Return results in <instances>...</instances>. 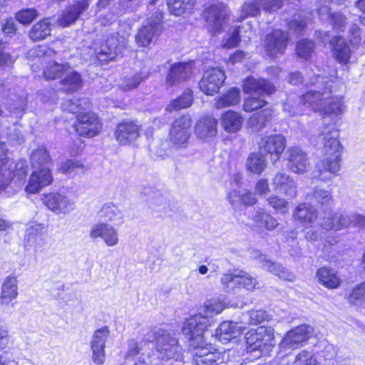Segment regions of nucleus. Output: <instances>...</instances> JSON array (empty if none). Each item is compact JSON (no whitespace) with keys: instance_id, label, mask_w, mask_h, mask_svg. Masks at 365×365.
<instances>
[{"instance_id":"nucleus-1","label":"nucleus","mask_w":365,"mask_h":365,"mask_svg":"<svg viewBox=\"0 0 365 365\" xmlns=\"http://www.w3.org/2000/svg\"><path fill=\"white\" fill-rule=\"evenodd\" d=\"M207 319L201 316L191 317L182 327V333L187 338L190 347L193 349V359L196 365H218L222 362L221 354L213 350L211 344L204 339L207 329Z\"/></svg>"},{"instance_id":"nucleus-2","label":"nucleus","mask_w":365,"mask_h":365,"mask_svg":"<svg viewBox=\"0 0 365 365\" xmlns=\"http://www.w3.org/2000/svg\"><path fill=\"white\" fill-rule=\"evenodd\" d=\"M319 138L323 141L324 159L317 164L318 178L324 182L330 181L331 175H337L341 170L343 147L339 140V130L334 125L325 127Z\"/></svg>"},{"instance_id":"nucleus-3","label":"nucleus","mask_w":365,"mask_h":365,"mask_svg":"<svg viewBox=\"0 0 365 365\" xmlns=\"http://www.w3.org/2000/svg\"><path fill=\"white\" fill-rule=\"evenodd\" d=\"M51 162L47 150L41 146L34 150L31 156V165L34 171L29 178L26 191L29 193L38 192L41 189L50 185L53 181V176L49 168Z\"/></svg>"},{"instance_id":"nucleus-4","label":"nucleus","mask_w":365,"mask_h":365,"mask_svg":"<svg viewBox=\"0 0 365 365\" xmlns=\"http://www.w3.org/2000/svg\"><path fill=\"white\" fill-rule=\"evenodd\" d=\"M143 340L155 341L156 350L163 360H179L182 356V348L173 331L155 327L144 336Z\"/></svg>"},{"instance_id":"nucleus-5","label":"nucleus","mask_w":365,"mask_h":365,"mask_svg":"<svg viewBox=\"0 0 365 365\" xmlns=\"http://www.w3.org/2000/svg\"><path fill=\"white\" fill-rule=\"evenodd\" d=\"M334 84V82L329 81L327 77L317 75L315 81H310V85L314 86V88L303 94L300 98V103L304 106L321 113L322 109H324V104L330 98Z\"/></svg>"},{"instance_id":"nucleus-6","label":"nucleus","mask_w":365,"mask_h":365,"mask_svg":"<svg viewBox=\"0 0 365 365\" xmlns=\"http://www.w3.org/2000/svg\"><path fill=\"white\" fill-rule=\"evenodd\" d=\"M125 27L126 30L122 34L119 32L108 34L104 42L96 49V58L99 61L107 63L113 61L125 48L130 30L129 25Z\"/></svg>"},{"instance_id":"nucleus-7","label":"nucleus","mask_w":365,"mask_h":365,"mask_svg":"<svg viewBox=\"0 0 365 365\" xmlns=\"http://www.w3.org/2000/svg\"><path fill=\"white\" fill-rule=\"evenodd\" d=\"M6 153L5 143L0 142V190H4L14 176L23 177L26 172L25 161L20 160L14 166V162L7 158Z\"/></svg>"},{"instance_id":"nucleus-8","label":"nucleus","mask_w":365,"mask_h":365,"mask_svg":"<svg viewBox=\"0 0 365 365\" xmlns=\"http://www.w3.org/2000/svg\"><path fill=\"white\" fill-rule=\"evenodd\" d=\"M245 339L249 351L259 350L262 354L268 353L274 346V329L272 327H259L257 329L249 331Z\"/></svg>"},{"instance_id":"nucleus-9","label":"nucleus","mask_w":365,"mask_h":365,"mask_svg":"<svg viewBox=\"0 0 365 365\" xmlns=\"http://www.w3.org/2000/svg\"><path fill=\"white\" fill-rule=\"evenodd\" d=\"M42 201L56 215L70 214L75 210L76 203L73 196L63 191L43 195Z\"/></svg>"},{"instance_id":"nucleus-10","label":"nucleus","mask_w":365,"mask_h":365,"mask_svg":"<svg viewBox=\"0 0 365 365\" xmlns=\"http://www.w3.org/2000/svg\"><path fill=\"white\" fill-rule=\"evenodd\" d=\"M163 13L158 9L148 18L135 35V42L140 47L148 46L161 31Z\"/></svg>"},{"instance_id":"nucleus-11","label":"nucleus","mask_w":365,"mask_h":365,"mask_svg":"<svg viewBox=\"0 0 365 365\" xmlns=\"http://www.w3.org/2000/svg\"><path fill=\"white\" fill-rule=\"evenodd\" d=\"M230 15V10L222 2L211 4L203 11V17L208 30L213 34L219 32L225 26Z\"/></svg>"},{"instance_id":"nucleus-12","label":"nucleus","mask_w":365,"mask_h":365,"mask_svg":"<svg viewBox=\"0 0 365 365\" xmlns=\"http://www.w3.org/2000/svg\"><path fill=\"white\" fill-rule=\"evenodd\" d=\"M192 120L189 116L176 118L170 125L169 140L176 148L187 146L191 135Z\"/></svg>"},{"instance_id":"nucleus-13","label":"nucleus","mask_w":365,"mask_h":365,"mask_svg":"<svg viewBox=\"0 0 365 365\" xmlns=\"http://www.w3.org/2000/svg\"><path fill=\"white\" fill-rule=\"evenodd\" d=\"M312 333V327L307 324H302L292 329L287 331L279 343L280 351L286 352L298 348L310 338Z\"/></svg>"},{"instance_id":"nucleus-14","label":"nucleus","mask_w":365,"mask_h":365,"mask_svg":"<svg viewBox=\"0 0 365 365\" xmlns=\"http://www.w3.org/2000/svg\"><path fill=\"white\" fill-rule=\"evenodd\" d=\"M312 333V327L307 324H302L292 329L287 331L279 343L280 351L286 352L298 348L310 338Z\"/></svg>"},{"instance_id":"nucleus-15","label":"nucleus","mask_w":365,"mask_h":365,"mask_svg":"<svg viewBox=\"0 0 365 365\" xmlns=\"http://www.w3.org/2000/svg\"><path fill=\"white\" fill-rule=\"evenodd\" d=\"M319 4L318 14L322 21H329L333 29L338 32H343L349 23L346 14L341 11L330 12L329 5L331 0H317Z\"/></svg>"},{"instance_id":"nucleus-16","label":"nucleus","mask_w":365,"mask_h":365,"mask_svg":"<svg viewBox=\"0 0 365 365\" xmlns=\"http://www.w3.org/2000/svg\"><path fill=\"white\" fill-rule=\"evenodd\" d=\"M77 119L76 130L78 135L92 138L100 133L102 124L95 113L81 112L78 114Z\"/></svg>"},{"instance_id":"nucleus-17","label":"nucleus","mask_w":365,"mask_h":365,"mask_svg":"<svg viewBox=\"0 0 365 365\" xmlns=\"http://www.w3.org/2000/svg\"><path fill=\"white\" fill-rule=\"evenodd\" d=\"M286 145V139L282 135L274 134L262 138L259 143V148L269 154L271 161L274 163L280 158Z\"/></svg>"},{"instance_id":"nucleus-18","label":"nucleus","mask_w":365,"mask_h":365,"mask_svg":"<svg viewBox=\"0 0 365 365\" xmlns=\"http://www.w3.org/2000/svg\"><path fill=\"white\" fill-rule=\"evenodd\" d=\"M110 336V330L107 326L96 330L91 337V349L92 359L96 364H103L106 360V343Z\"/></svg>"},{"instance_id":"nucleus-19","label":"nucleus","mask_w":365,"mask_h":365,"mask_svg":"<svg viewBox=\"0 0 365 365\" xmlns=\"http://www.w3.org/2000/svg\"><path fill=\"white\" fill-rule=\"evenodd\" d=\"M225 80L223 70L219 68H212L204 72L200 82V88L206 95H213L217 93Z\"/></svg>"},{"instance_id":"nucleus-20","label":"nucleus","mask_w":365,"mask_h":365,"mask_svg":"<svg viewBox=\"0 0 365 365\" xmlns=\"http://www.w3.org/2000/svg\"><path fill=\"white\" fill-rule=\"evenodd\" d=\"M91 240L101 238L108 247H114L119 242L118 230L106 222H98L92 225L89 232Z\"/></svg>"},{"instance_id":"nucleus-21","label":"nucleus","mask_w":365,"mask_h":365,"mask_svg":"<svg viewBox=\"0 0 365 365\" xmlns=\"http://www.w3.org/2000/svg\"><path fill=\"white\" fill-rule=\"evenodd\" d=\"M90 0H80L76 4L66 6L57 19V23L63 27L74 24L88 9Z\"/></svg>"},{"instance_id":"nucleus-22","label":"nucleus","mask_w":365,"mask_h":365,"mask_svg":"<svg viewBox=\"0 0 365 365\" xmlns=\"http://www.w3.org/2000/svg\"><path fill=\"white\" fill-rule=\"evenodd\" d=\"M288 35L281 30H275L267 35L265 42V50L270 57H277V54H282L286 49Z\"/></svg>"},{"instance_id":"nucleus-23","label":"nucleus","mask_w":365,"mask_h":365,"mask_svg":"<svg viewBox=\"0 0 365 365\" xmlns=\"http://www.w3.org/2000/svg\"><path fill=\"white\" fill-rule=\"evenodd\" d=\"M287 166L294 173L302 174L309 165L307 153L298 147H291L287 151Z\"/></svg>"},{"instance_id":"nucleus-24","label":"nucleus","mask_w":365,"mask_h":365,"mask_svg":"<svg viewBox=\"0 0 365 365\" xmlns=\"http://www.w3.org/2000/svg\"><path fill=\"white\" fill-rule=\"evenodd\" d=\"M243 91L250 96H264L274 93L275 87L264 79L247 77L243 82Z\"/></svg>"},{"instance_id":"nucleus-25","label":"nucleus","mask_w":365,"mask_h":365,"mask_svg":"<svg viewBox=\"0 0 365 365\" xmlns=\"http://www.w3.org/2000/svg\"><path fill=\"white\" fill-rule=\"evenodd\" d=\"M140 127L133 121L119 123L115 131L116 140L120 145H127L135 140L139 136Z\"/></svg>"},{"instance_id":"nucleus-26","label":"nucleus","mask_w":365,"mask_h":365,"mask_svg":"<svg viewBox=\"0 0 365 365\" xmlns=\"http://www.w3.org/2000/svg\"><path fill=\"white\" fill-rule=\"evenodd\" d=\"M245 329L246 327L242 322H223L217 328L215 336L222 342L230 341L239 336Z\"/></svg>"},{"instance_id":"nucleus-27","label":"nucleus","mask_w":365,"mask_h":365,"mask_svg":"<svg viewBox=\"0 0 365 365\" xmlns=\"http://www.w3.org/2000/svg\"><path fill=\"white\" fill-rule=\"evenodd\" d=\"M272 185L275 190L293 198L297 195L295 181L284 173H277L272 179Z\"/></svg>"},{"instance_id":"nucleus-28","label":"nucleus","mask_w":365,"mask_h":365,"mask_svg":"<svg viewBox=\"0 0 365 365\" xmlns=\"http://www.w3.org/2000/svg\"><path fill=\"white\" fill-rule=\"evenodd\" d=\"M192 75V63H177L171 66L166 81L168 85L175 86L190 78Z\"/></svg>"},{"instance_id":"nucleus-29","label":"nucleus","mask_w":365,"mask_h":365,"mask_svg":"<svg viewBox=\"0 0 365 365\" xmlns=\"http://www.w3.org/2000/svg\"><path fill=\"white\" fill-rule=\"evenodd\" d=\"M18 279L15 275H9L4 280L0 295V303L1 305L9 306L12 301L15 300L19 294Z\"/></svg>"},{"instance_id":"nucleus-30","label":"nucleus","mask_w":365,"mask_h":365,"mask_svg":"<svg viewBox=\"0 0 365 365\" xmlns=\"http://www.w3.org/2000/svg\"><path fill=\"white\" fill-rule=\"evenodd\" d=\"M348 214L339 212L329 213L320 219V226L326 230H341L348 227Z\"/></svg>"},{"instance_id":"nucleus-31","label":"nucleus","mask_w":365,"mask_h":365,"mask_svg":"<svg viewBox=\"0 0 365 365\" xmlns=\"http://www.w3.org/2000/svg\"><path fill=\"white\" fill-rule=\"evenodd\" d=\"M217 120L212 116H205L200 118L195 126V134L198 138L207 140L217 134Z\"/></svg>"},{"instance_id":"nucleus-32","label":"nucleus","mask_w":365,"mask_h":365,"mask_svg":"<svg viewBox=\"0 0 365 365\" xmlns=\"http://www.w3.org/2000/svg\"><path fill=\"white\" fill-rule=\"evenodd\" d=\"M334 58L341 63H346L351 58V49L342 36H334L329 40Z\"/></svg>"},{"instance_id":"nucleus-33","label":"nucleus","mask_w":365,"mask_h":365,"mask_svg":"<svg viewBox=\"0 0 365 365\" xmlns=\"http://www.w3.org/2000/svg\"><path fill=\"white\" fill-rule=\"evenodd\" d=\"M252 220L254 227L257 230L272 231L279 225L277 219L262 208L255 210Z\"/></svg>"},{"instance_id":"nucleus-34","label":"nucleus","mask_w":365,"mask_h":365,"mask_svg":"<svg viewBox=\"0 0 365 365\" xmlns=\"http://www.w3.org/2000/svg\"><path fill=\"white\" fill-rule=\"evenodd\" d=\"M220 123L226 132L236 133L242 126L243 118L239 113L228 110L221 115Z\"/></svg>"},{"instance_id":"nucleus-35","label":"nucleus","mask_w":365,"mask_h":365,"mask_svg":"<svg viewBox=\"0 0 365 365\" xmlns=\"http://www.w3.org/2000/svg\"><path fill=\"white\" fill-rule=\"evenodd\" d=\"M316 277L321 284L329 289H336L341 283L336 272L327 267L319 268L317 272Z\"/></svg>"},{"instance_id":"nucleus-36","label":"nucleus","mask_w":365,"mask_h":365,"mask_svg":"<svg viewBox=\"0 0 365 365\" xmlns=\"http://www.w3.org/2000/svg\"><path fill=\"white\" fill-rule=\"evenodd\" d=\"M44 227L41 224H36L29 226L24 237V243L26 247H41L43 242Z\"/></svg>"},{"instance_id":"nucleus-37","label":"nucleus","mask_w":365,"mask_h":365,"mask_svg":"<svg viewBox=\"0 0 365 365\" xmlns=\"http://www.w3.org/2000/svg\"><path fill=\"white\" fill-rule=\"evenodd\" d=\"M267 159L260 152L252 153L246 160V170L250 173L261 175L267 167Z\"/></svg>"},{"instance_id":"nucleus-38","label":"nucleus","mask_w":365,"mask_h":365,"mask_svg":"<svg viewBox=\"0 0 365 365\" xmlns=\"http://www.w3.org/2000/svg\"><path fill=\"white\" fill-rule=\"evenodd\" d=\"M294 217L303 223H311L317 218V212L312 205L303 202L294 209Z\"/></svg>"},{"instance_id":"nucleus-39","label":"nucleus","mask_w":365,"mask_h":365,"mask_svg":"<svg viewBox=\"0 0 365 365\" xmlns=\"http://www.w3.org/2000/svg\"><path fill=\"white\" fill-rule=\"evenodd\" d=\"M225 307V304L220 299H212L207 300L204 304L202 312L193 317L201 316L202 318L207 319L209 322L208 327L213 323L212 316L220 314Z\"/></svg>"},{"instance_id":"nucleus-40","label":"nucleus","mask_w":365,"mask_h":365,"mask_svg":"<svg viewBox=\"0 0 365 365\" xmlns=\"http://www.w3.org/2000/svg\"><path fill=\"white\" fill-rule=\"evenodd\" d=\"M51 22L50 19L45 18L35 24L29 32V36L34 41L46 38L51 34Z\"/></svg>"},{"instance_id":"nucleus-41","label":"nucleus","mask_w":365,"mask_h":365,"mask_svg":"<svg viewBox=\"0 0 365 365\" xmlns=\"http://www.w3.org/2000/svg\"><path fill=\"white\" fill-rule=\"evenodd\" d=\"M99 215L106 222H113L118 225L123 222V215L121 210L112 203L105 204L101 209Z\"/></svg>"},{"instance_id":"nucleus-42","label":"nucleus","mask_w":365,"mask_h":365,"mask_svg":"<svg viewBox=\"0 0 365 365\" xmlns=\"http://www.w3.org/2000/svg\"><path fill=\"white\" fill-rule=\"evenodd\" d=\"M240 93L239 88H232L223 96L215 99V107L221 109L238 104L240 101Z\"/></svg>"},{"instance_id":"nucleus-43","label":"nucleus","mask_w":365,"mask_h":365,"mask_svg":"<svg viewBox=\"0 0 365 365\" xmlns=\"http://www.w3.org/2000/svg\"><path fill=\"white\" fill-rule=\"evenodd\" d=\"M195 0H168L170 12L177 16L192 12Z\"/></svg>"},{"instance_id":"nucleus-44","label":"nucleus","mask_w":365,"mask_h":365,"mask_svg":"<svg viewBox=\"0 0 365 365\" xmlns=\"http://www.w3.org/2000/svg\"><path fill=\"white\" fill-rule=\"evenodd\" d=\"M262 267L267 271L279 277L280 279L287 281H293L295 277L292 272L287 271L282 265L276 262H271L267 258H263Z\"/></svg>"},{"instance_id":"nucleus-45","label":"nucleus","mask_w":365,"mask_h":365,"mask_svg":"<svg viewBox=\"0 0 365 365\" xmlns=\"http://www.w3.org/2000/svg\"><path fill=\"white\" fill-rule=\"evenodd\" d=\"M272 110L269 109L263 110L253 114L247 121V125L255 131L262 129L267 121L271 119Z\"/></svg>"},{"instance_id":"nucleus-46","label":"nucleus","mask_w":365,"mask_h":365,"mask_svg":"<svg viewBox=\"0 0 365 365\" xmlns=\"http://www.w3.org/2000/svg\"><path fill=\"white\" fill-rule=\"evenodd\" d=\"M70 66L67 63H58L56 61L48 63L43 69V76L47 80L56 79L67 72Z\"/></svg>"},{"instance_id":"nucleus-47","label":"nucleus","mask_w":365,"mask_h":365,"mask_svg":"<svg viewBox=\"0 0 365 365\" xmlns=\"http://www.w3.org/2000/svg\"><path fill=\"white\" fill-rule=\"evenodd\" d=\"M309 197L322 207L329 206L333 202V196L331 190L319 187L314 188L312 193L309 194Z\"/></svg>"},{"instance_id":"nucleus-48","label":"nucleus","mask_w":365,"mask_h":365,"mask_svg":"<svg viewBox=\"0 0 365 365\" xmlns=\"http://www.w3.org/2000/svg\"><path fill=\"white\" fill-rule=\"evenodd\" d=\"M62 88L66 92H72L78 90L82 85V80L78 73L72 71L66 75L61 81Z\"/></svg>"},{"instance_id":"nucleus-49","label":"nucleus","mask_w":365,"mask_h":365,"mask_svg":"<svg viewBox=\"0 0 365 365\" xmlns=\"http://www.w3.org/2000/svg\"><path fill=\"white\" fill-rule=\"evenodd\" d=\"M333 91L330 93V98L326 104H324V109H322L321 114H335L339 115L343 112V103L342 98L340 96H332Z\"/></svg>"},{"instance_id":"nucleus-50","label":"nucleus","mask_w":365,"mask_h":365,"mask_svg":"<svg viewBox=\"0 0 365 365\" xmlns=\"http://www.w3.org/2000/svg\"><path fill=\"white\" fill-rule=\"evenodd\" d=\"M270 315L263 310H252L242 317L243 325L248 324H258L264 321L269 320Z\"/></svg>"},{"instance_id":"nucleus-51","label":"nucleus","mask_w":365,"mask_h":365,"mask_svg":"<svg viewBox=\"0 0 365 365\" xmlns=\"http://www.w3.org/2000/svg\"><path fill=\"white\" fill-rule=\"evenodd\" d=\"M192 103V93L190 90L185 91L177 99L174 100L167 107V110L172 111L173 110L186 108L191 106Z\"/></svg>"},{"instance_id":"nucleus-52","label":"nucleus","mask_w":365,"mask_h":365,"mask_svg":"<svg viewBox=\"0 0 365 365\" xmlns=\"http://www.w3.org/2000/svg\"><path fill=\"white\" fill-rule=\"evenodd\" d=\"M282 365H317V361L314 353L303 350L296 355L294 361Z\"/></svg>"},{"instance_id":"nucleus-53","label":"nucleus","mask_w":365,"mask_h":365,"mask_svg":"<svg viewBox=\"0 0 365 365\" xmlns=\"http://www.w3.org/2000/svg\"><path fill=\"white\" fill-rule=\"evenodd\" d=\"M260 13V6L257 0H247L241 9V15L237 19L242 21L248 16H255Z\"/></svg>"},{"instance_id":"nucleus-54","label":"nucleus","mask_w":365,"mask_h":365,"mask_svg":"<svg viewBox=\"0 0 365 365\" xmlns=\"http://www.w3.org/2000/svg\"><path fill=\"white\" fill-rule=\"evenodd\" d=\"M314 43L310 40L302 39L296 46V52L299 57L303 59L311 58L314 51Z\"/></svg>"},{"instance_id":"nucleus-55","label":"nucleus","mask_w":365,"mask_h":365,"mask_svg":"<svg viewBox=\"0 0 365 365\" xmlns=\"http://www.w3.org/2000/svg\"><path fill=\"white\" fill-rule=\"evenodd\" d=\"M147 76L142 73H138L133 76L125 77L121 80L120 88L125 91H131L137 88Z\"/></svg>"},{"instance_id":"nucleus-56","label":"nucleus","mask_w":365,"mask_h":365,"mask_svg":"<svg viewBox=\"0 0 365 365\" xmlns=\"http://www.w3.org/2000/svg\"><path fill=\"white\" fill-rule=\"evenodd\" d=\"M348 301L354 305H361L365 302V282L353 288L348 296Z\"/></svg>"},{"instance_id":"nucleus-57","label":"nucleus","mask_w":365,"mask_h":365,"mask_svg":"<svg viewBox=\"0 0 365 365\" xmlns=\"http://www.w3.org/2000/svg\"><path fill=\"white\" fill-rule=\"evenodd\" d=\"M263 97L264 96H250L248 98L245 100L243 110L245 112H252L262 108L267 103V101Z\"/></svg>"},{"instance_id":"nucleus-58","label":"nucleus","mask_w":365,"mask_h":365,"mask_svg":"<svg viewBox=\"0 0 365 365\" xmlns=\"http://www.w3.org/2000/svg\"><path fill=\"white\" fill-rule=\"evenodd\" d=\"M60 170L64 174H76L83 171V165L78 161L68 160L61 164Z\"/></svg>"},{"instance_id":"nucleus-59","label":"nucleus","mask_w":365,"mask_h":365,"mask_svg":"<svg viewBox=\"0 0 365 365\" xmlns=\"http://www.w3.org/2000/svg\"><path fill=\"white\" fill-rule=\"evenodd\" d=\"M241 278L239 274H225L221 278V282L224 285L226 291L230 292L233 290L235 287H240Z\"/></svg>"},{"instance_id":"nucleus-60","label":"nucleus","mask_w":365,"mask_h":365,"mask_svg":"<svg viewBox=\"0 0 365 365\" xmlns=\"http://www.w3.org/2000/svg\"><path fill=\"white\" fill-rule=\"evenodd\" d=\"M267 202L269 205L278 213L285 214L288 212L289 203L282 198L277 196H272L267 198Z\"/></svg>"},{"instance_id":"nucleus-61","label":"nucleus","mask_w":365,"mask_h":365,"mask_svg":"<svg viewBox=\"0 0 365 365\" xmlns=\"http://www.w3.org/2000/svg\"><path fill=\"white\" fill-rule=\"evenodd\" d=\"M38 14L34 9H23L16 14V20L22 24H29L31 23Z\"/></svg>"},{"instance_id":"nucleus-62","label":"nucleus","mask_w":365,"mask_h":365,"mask_svg":"<svg viewBox=\"0 0 365 365\" xmlns=\"http://www.w3.org/2000/svg\"><path fill=\"white\" fill-rule=\"evenodd\" d=\"M88 102L86 99L76 100V101H68L63 104L64 110H68L70 113H81L80 110L84 108H87Z\"/></svg>"},{"instance_id":"nucleus-63","label":"nucleus","mask_w":365,"mask_h":365,"mask_svg":"<svg viewBox=\"0 0 365 365\" xmlns=\"http://www.w3.org/2000/svg\"><path fill=\"white\" fill-rule=\"evenodd\" d=\"M227 199L235 210H240L242 206V189L230 191L227 195Z\"/></svg>"},{"instance_id":"nucleus-64","label":"nucleus","mask_w":365,"mask_h":365,"mask_svg":"<svg viewBox=\"0 0 365 365\" xmlns=\"http://www.w3.org/2000/svg\"><path fill=\"white\" fill-rule=\"evenodd\" d=\"M349 222L348 227L351 226L356 228H363L365 227V215L358 213L348 214Z\"/></svg>"}]
</instances>
